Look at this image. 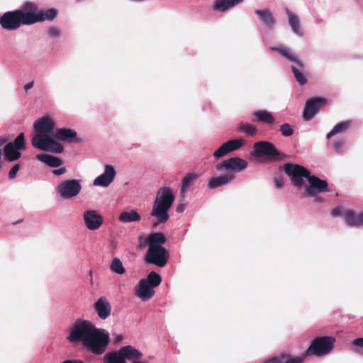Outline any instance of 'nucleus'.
<instances>
[{
  "label": "nucleus",
  "mask_w": 363,
  "mask_h": 363,
  "mask_svg": "<svg viewBox=\"0 0 363 363\" xmlns=\"http://www.w3.org/2000/svg\"><path fill=\"white\" fill-rule=\"evenodd\" d=\"M244 144V140H230L220 146L213 153L215 158H220L228 153L239 149Z\"/></svg>",
  "instance_id": "15"
},
{
  "label": "nucleus",
  "mask_w": 363,
  "mask_h": 363,
  "mask_svg": "<svg viewBox=\"0 0 363 363\" xmlns=\"http://www.w3.org/2000/svg\"><path fill=\"white\" fill-rule=\"evenodd\" d=\"M247 165V161L238 157L223 160L216 165V169L217 171L226 170V174L211 178L208 184V188L216 189L229 184L235 179L236 174L244 171Z\"/></svg>",
  "instance_id": "3"
},
{
  "label": "nucleus",
  "mask_w": 363,
  "mask_h": 363,
  "mask_svg": "<svg viewBox=\"0 0 363 363\" xmlns=\"http://www.w3.org/2000/svg\"><path fill=\"white\" fill-rule=\"evenodd\" d=\"M256 118L253 121L262 123L267 125H272L275 123V118L272 113L267 110H258L252 113Z\"/></svg>",
  "instance_id": "24"
},
{
  "label": "nucleus",
  "mask_w": 363,
  "mask_h": 363,
  "mask_svg": "<svg viewBox=\"0 0 363 363\" xmlns=\"http://www.w3.org/2000/svg\"><path fill=\"white\" fill-rule=\"evenodd\" d=\"M185 207L184 204H179L177 206L176 211L177 213H182L184 211Z\"/></svg>",
  "instance_id": "48"
},
{
  "label": "nucleus",
  "mask_w": 363,
  "mask_h": 363,
  "mask_svg": "<svg viewBox=\"0 0 363 363\" xmlns=\"http://www.w3.org/2000/svg\"><path fill=\"white\" fill-rule=\"evenodd\" d=\"M34 85V82H28V84H26L25 86H24V89L26 91H28L29 89H30L31 88H33Z\"/></svg>",
  "instance_id": "47"
},
{
  "label": "nucleus",
  "mask_w": 363,
  "mask_h": 363,
  "mask_svg": "<svg viewBox=\"0 0 363 363\" xmlns=\"http://www.w3.org/2000/svg\"><path fill=\"white\" fill-rule=\"evenodd\" d=\"M352 345L357 348L363 349V337L356 338L352 341Z\"/></svg>",
  "instance_id": "41"
},
{
  "label": "nucleus",
  "mask_w": 363,
  "mask_h": 363,
  "mask_svg": "<svg viewBox=\"0 0 363 363\" xmlns=\"http://www.w3.org/2000/svg\"><path fill=\"white\" fill-rule=\"evenodd\" d=\"M272 50L277 51L284 57L293 62L291 69L296 80L301 86L306 84L308 82L306 68L298 55L284 46L273 48Z\"/></svg>",
  "instance_id": "5"
},
{
  "label": "nucleus",
  "mask_w": 363,
  "mask_h": 363,
  "mask_svg": "<svg viewBox=\"0 0 363 363\" xmlns=\"http://www.w3.org/2000/svg\"><path fill=\"white\" fill-rule=\"evenodd\" d=\"M312 196L315 198V199H314L315 202L322 203L324 201V199L322 197L318 196V194H316L315 196Z\"/></svg>",
  "instance_id": "49"
},
{
  "label": "nucleus",
  "mask_w": 363,
  "mask_h": 363,
  "mask_svg": "<svg viewBox=\"0 0 363 363\" xmlns=\"http://www.w3.org/2000/svg\"><path fill=\"white\" fill-rule=\"evenodd\" d=\"M342 213L341 206H337L332 210L331 215L334 217L338 216Z\"/></svg>",
  "instance_id": "43"
},
{
  "label": "nucleus",
  "mask_w": 363,
  "mask_h": 363,
  "mask_svg": "<svg viewBox=\"0 0 363 363\" xmlns=\"http://www.w3.org/2000/svg\"><path fill=\"white\" fill-rule=\"evenodd\" d=\"M167 239L162 233H153L149 235L147 238L149 247H163Z\"/></svg>",
  "instance_id": "26"
},
{
  "label": "nucleus",
  "mask_w": 363,
  "mask_h": 363,
  "mask_svg": "<svg viewBox=\"0 0 363 363\" xmlns=\"http://www.w3.org/2000/svg\"><path fill=\"white\" fill-rule=\"evenodd\" d=\"M119 351L125 360L139 361L138 359L143 356L142 352L131 345L123 346L119 349Z\"/></svg>",
  "instance_id": "23"
},
{
  "label": "nucleus",
  "mask_w": 363,
  "mask_h": 363,
  "mask_svg": "<svg viewBox=\"0 0 363 363\" xmlns=\"http://www.w3.org/2000/svg\"><path fill=\"white\" fill-rule=\"evenodd\" d=\"M21 221H22V220H17L15 223H13V225L18 224V223H21Z\"/></svg>",
  "instance_id": "55"
},
{
  "label": "nucleus",
  "mask_w": 363,
  "mask_h": 363,
  "mask_svg": "<svg viewBox=\"0 0 363 363\" xmlns=\"http://www.w3.org/2000/svg\"><path fill=\"white\" fill-rule=\"evenodd\" d=\"M143 279L145 280L153 289L159 286L162 282L161 277L155 272H150L147 278Z\"/></svg>",
  "instance_id": "35"
},
{
  "label": "nucleus",
  "mask_w": 363,
  "mask_h": 363,
  "mask_svg": "<svg viewBox=\"0 0 363 363\" xmlns=\"http://www.w3.org/2000/svg\"><path fill=\"white\" fill-rule=\"evenodd\" d=\"M285 173L290 177L293 184L297 188H301L304 185L303 178L308 180L311 172L306 167L292 163L284 165Z\"/></svg>",
  "instance_id": "9"
},
{
  "label": "nucleus",
  "mask_w": 363,
  "mask_h": 363,
  "mask_svg": "<svg viewBox=\"0 0 363 363\" xmlns=\"http://www.w3.org/2000/svg\"><path fill=\"white\" fill-rule=\"evenodd\" d=\"M48 33L53 37L57 36L60 34V30L57 27H51L48 30Z\"/></svg>",
  "instance_id": "42"
},
{
  "label": "nucleus",
  "mask_w": 363,
  "mask_h": 363,
  "mask_svg": "<svg viewBox=\"0 0 363 363\" xmlns=\"http://www.w3.org/2000/svg\"><path fill=\"white\" fill-rule=\"evenodd\" d=\"M82 189L79 180L69 179L57 186V192L63 199H70L77 196Z\"/></svg>",
  "instance_id": "11"
},
{
  "label": "nucleus",
  "mask_w": 363,
  "mask_h": 363,
  "mask_svg": "<svg viewBox=\"0 0 363 363\" xmlns=\"http://www.w3.org/2000/svg\"><path fill=\"white\" fill-rule=\"evenodd\" d=\"M2 167V163H1V150H0V170Z\"/></svg>",
  "instance_id": "53"
},
{
  "label": "nucleus",
  "mask_w": 363,
  "mask_h": 363,
  "mask_svg": "<svg viewBox=\"0 0 363 363\" xmlns=\"http://www.w3.org/2000/svg\"><path fill=\"white\" fill-rule=\"evenodd\" d=\"M119 350L118 351L109 352L104 356L105 363H127L122 357Z\"/></svg>",
  "instance_id": "32"
},
{
  "label": "nucleus",
  "mask_w": 363,
  "mask_h": 363,
  "mask_svg": "<svg viewBox=\"0 0 363 363\" xmlns=\"http://www.w3.org/2000/svg\"><path fill=\"white\" fill-rule=\"evenodd\" d=\"M115 175L116 171L113 167L106 164L104 172L94 179V184L104 187L108 186L113 182Z\"/></svg>",
  "instance_id": "17"
},
{
  "label": "nucleus",
  "mask_w": 363,
  "mask_h": 363,
  "mask_svg": "<svg viewBox=\"0 0 363 363\" xmlns=\"http://www.w3.org/2000/svg\"><path fill=\"white\" fill-rule=\"evenodd\" d=\"M174 199V196L170 188L162 187L158 190L150 212V216L155 217L157 219L154 226H157L159 223H165L169 220L168 211L171 208Z\"/></svg>",
  "instance_id": "4"
},
{
  "label": "nucleus",
  "mask_w": 363,
  "mask_h": 363,
  "mask_svg": "<svg viewBox=\"0 0 363 363\" xmlns=\"http://www.w3.org/2000/svg\"><path fill=\"white\" fill-rule=\"evenodd\" d=\"M133 363H147V362H144V361H133Z\"/></svg>",
  "instance_id": "54"
},
{
  "label": "nucleus",
  "mask_w": 363,
  "mask_h": 363,
  "mask_svg": "<svg viewBox=\"0 0 363 363\" xmlns=\"http://www.w3.org/2000/svg\"><path fill=\"white\" fill-rule=\"evenodd\" d=\"M20 167L21 166L19 164H16L11 167L8 174V177L10 180H13L16 177L17 173L19 171Z\"/></svg>",
  "instance_id": "40"
},
{
  "label": "nucleus",
  "mask_w": 363,
  "mask_h": 363,
  "mask_svg": "<svg viewBox=\"0 0 363 363\" xmlns=\"http://www.w3.org/2000/svg\"><path fill=\"white\" fill-rule=\"evenodd\" d=\"M308 182L309 186L305 187L306 196H315L318 193L329 192L330 191L328 182L315 175L311 174Z\"/></svg>",
  "instance_id": "12"
},
{
  "label": "nucleus",
  "mask_w": 363,
  "mask_h": 363,
  "mask_svg": "<svg viewBox=\"0 0 363 363\" xmlns=\"http://www.w3.org/2000/svg\"><path fill=\"white\" fill-rule=\"evenodd\" d=\"M57 14L55 9L38 11L34 3L26 2L20 9L5 12L0 17V25L6 30H15L22 25L52 21Z\"/></svg>",
  "instance_id": "2"
},
{
  "label": "nucleus",
  "mask_w": 363,
  "mask_h": 363,
  "mask_svg": "<svg viewBox=\"0 0 363 363\" xmlns=\"http://www.w3.org/2000/svg\"><path fill=\"white\" fill-rule=\"evenodd\" d=\"M65 172H66V168L65 167L52 170V173L55 175H61V174H65Z\"/></svg>",
  "instance_id": "45"
},
{
  "label": "nucleus",
  "mask_w": 363,
  "mask_h": 363,
  "mask_svg": "<svg viewBox=\"0 0 363 363\" xmlns=\"http://www.w3.org/2000/svg\"><path fill=\"white\" fill-rule=\"evenodd\" d=\"M83 218L86 227L91 230L99 229L104 220L102 216L94 210L84 211Z\"/></svg>",
  "instance_id": "14"
},
{
  "label": "nucleus",
  "mask_w": 363,
  "mask_h": 363,
  "mask_svg": "<svg viewBox=\"0 0 363 363\" xmlns=\"http://www.w3.org/2000/svg\"><path fill=\"white\" fill-rule=\"evenodd\" d=\"M197 178L198 175L195 173H189L184 177L181 187V192L183 195L187 191L189 188L194 184Z\"/></svg>",
  "instance_id": "33"
},
{
  "label": "nucleus",
  "mask_w": 363,
  "mask_h": 363,
  "mask_svg": "<svg viewBox=\"0 0 363 363\" xmlns=\"http://www.w3.org/2000/svg\"><path fill=\"white\" fill-rule=\"evenodd\" d=\"M154 293L153 288L145 280L141 279L139 281L138 289L135 291V294L139 298L143 301H147L154 295Z\"/></svg>",
  "instance_id": "21"
},
{
  "label": "nucleus",
  "mask_w": 363,
  "mask_h": 363,
  "mask_svg": "<svg viewBox=\"0 0 363 363\" xmlns=\"http://www.w3.org/2000/svg\"><path fill=\"white\" fill-rule=\"evenodd\" d=\"M89 276H91H91H92V271H91V270H90V271H89Z\"/></svg>",
  "instance_id": "56"
},
{
  "label": "nucleus",
  "mask_w": 363,
  "mask_h": 363,
  "mask_svg": "<svg viewBox=\"0 0 363 363\" xmlns=\"http://www.w3.org/2000/svg\"><path fill=\"white\" fill-rule=\"evenodd\" d=\"M345 221L349 227L358 228L363 225V211L359 215L350 209L344 212Z\"/></svg>",
  "instance_id": "19"
},
{
  "label": "nucleus",
  "mask_w": 363,
  "mask_h": 363,
  "mask_svg": "<svg viewBox=\"0 0 363 363\" xmlns=\"http://www.w3.org/2000/svg\"><path fill=\"white\" fill-rule=\"evenodd\" d=\"M242 1L243 0H216L213 4V9L224 12Z\"/></svg>",
  "instance_id": "27"
},
{
  "label": "nucleus",
  "mask_w": 363,
  "mask_h": 363,
  "mask_svg": "<svg viewBox=\"0 0 363 363\" xmlns=\"http://www.w3.org/2000/svg\"><path fill=\"white\" fill-rule=\"evenodd\" d=\"M274 183L277 189H281L284 186V181L282 179H275Z\"/></svg>",
  "instance_id": "46"
},
{
  "label": "nucleus",
  "mask_w": 363,
  "mask_h": 363,
  "mask_svg": "<svg viewBox=\"0 0 363 363\" xmlns=\"http://www.w3.org/2000/svg\"><path fill=\"white\" fill-rule=\"evenodd\" d=\"M251 155L256 159L264 157L269 161L275 162L281 160L284 154L280 152L272 143L259 141L254 144Z\"/></svg>",
  "instance_id": "8"
},
{
  "label": "nucleus",
  "mask_w": 363,
  "mask_h": 363,
  "mask_svg": "<svg viewBox=\"0 0 363 363\" xmlns=\"http://www.w3.org/2000/svg\"><path fill=\"white\" fill-rule=\"evenodd\" d=\"M70 342H82L93 354H103L109 343L108 333L86 320L77 319L69 330L67 337Z\"/></svg>",
  "instance_id": "1"
},
{
  "label": "nucleus",
  "mask_w": 363,
  "mask_h": 363,
  "mask_svg": "<svg viewBox=\"0 0 363 363\" xmlns=\"http://www.w3.org/2000/svg\"><path fill=\"white\" fill-rule=\"evenodd\" d=\"M238 131L245 133L249 135H254L256 134L257 128L250 123L241 122L238 128Z\"/></svg>",
  "instance_id": "36"
},
{
  "label": "nucleus",
  "mask_w": 363,
  "mask_h": 363,
  "mask_svg": "<svg viewBox=\"0 0 363 363\" xmlns=\"http://www.w3.org/2000/svg\"><path fill=\"white\" fill-rule=\"evenodd\" d=\"M335 338L330 336H321L315 337L311 342L305 354L301 357L315 355L322 357L330 353L334 348Z\"/></svg>",
  "instance_id": "7"
},
{
  "label": "nucleus",
  "mask_w": 363,
  "mask_h": 363,
  "mask_svg": "<svg viewBox=\"0 0 363 363\" xmlns=\"http://www.w3.org/2000/svg\"><path fill=\"white\" fill-rule=\"evenodd\" d=\"M123 337L122 335H118L114 339V343L117 344L122 341Z\"/></svg>",
  "instance_id": "50"
},
{
  "label": "nucleus",
  "mask_w": 363,
  "mask_h": 363,
  "mask_svg": "<svg viewBox=\"0 0 363 363\" xmlns=\"http://www.w3.org/2000/svg\"><path fill=\"white\" fill-rule=\"evenodd\" d=\"M62 363H84L81 360H66Z\"/></svg>",
  "instance_id": "51"
},
{
  "label": "nucleus",
  "mask_w": 363,
  "mask_h": 363,
  "mask_svg": "<svg viewBox=\"0 0 363 363\" xmlns=\"http://www.w3.org/2000/svg\"><path fill=\"white\" fill-rule=\"evenodd\" d=\"M55 137L65 142H80L77 138V133L74 130L69 128H58L56 130Z\"/></svg>",
  "instance_id": "20"
},
{
  "label": "nucleus",
  "mask_w": 363,
  "mask_h": 363,
  "mask_svg": "<svg viewBox=\"0 0 363 363\" xmlns=\"http://www.w3.org/2000/svg\"><path fill=\"white\" fill-rule=\"evenodd\" d=\"M344 145V142L342 140L335 141L333 143L335 150L338 152Z\"/></svg>",
  "instance_id": "44"
},
{
  "label": "nucleus",
  "mask_w": 363,
  "mask_h": 363,
  "mask_svg": "<svg viewBox=\"0 0 363 363\" xmlns=\"http://www.w3.org/2000/svg\"><path fill=\"white\" fill-rule=\"evenodd\" d=\"M143 235L139 236V238H138V240H139V242H140V244H139V245H138V247H139L140 249H142V248L143 247V244L142 243V240H143Z\"/></svg>",
  "instance_id": "52"
},
{
  "label": "nucleus",
  "mask_w": 363,
  "mask_h": 363,
  "mask_svg": "<svg viewBox=\"0 0 363 363\" xmlns=\"http://www.w3.org/2000/svg\"><path fill=\"white\" fill-rule=\"evenodd\" d=\"M94 309L101 320H106L111 315V305L105 296H101L94 303Z\"/></svg>",
  "instance_id": "16"
},
{
  "label": "nucleus",
  "mask_w": 363,
  "mask_h": 363,
  "mask_svg": "<svg viewBox=\"0 0 363 363\" xmlns=\"http://www.w3.org/2000/svg\"><path fill=\"white\" fill-rule=\"evenodd\" d=\"M326 104V100L321 97H315L306 101L303 112L305 121L311 120L318 111Z\"/></svg>",
  "instance_id": "13"
},
{
  "label": "nucleus",
  "mask_w": 363,
  "mask_h": 363,
  "mask_svg": "<svg viewBox=\"0 0 363 363\" xmlns=\"http://www.w3.org/2000/svg\"><path fill=\"white\" fill-rule=\"evenodd\" d=\"M279 130L281 131L282 135H284L285 137L291 136L294 133V128H292V126L289 123H287L282 124L280 126Z\"/></svg>",
  "instance_id": "39"
},
{
  "label": "nucleus",
  "mask_w": 363,
  "mask_h": 363,
  "mask_svg": "<svg viewBox=\"0 0 363 363\" xmlns=\"http://www.w3.org/2000/svg\"><path fill=\"white\" fill-rule=\"evenodd\" d=\"M13 147L17 150H22L25 147L26 140L25 135L23 133H21L18 135V136L15 138L13 143H12Z\"/></svg>",
  "instance_id": "38"
},
{
  "label": "nucleus",
  "mask_w": 363,
  "mask_h": 363,
  "mask_svg": "<svg viewBox=\"0 0 363 363\" xmlns=\"http://www.w3.org/2000/svg\"><path fill=\"white\" fill-rule=\"evenodd\" d=\"M110 269L112 272L118 274H123L125 270L123 266L122 262L118 258H113L110 265Z\"/></svg>",
  "instance_id": "37"
},
{
  "label": "nucleus",
  "mask_w": 363,
  "mask_h": 363,
  "mask_svg": "<svg viewBox=\"0 0 363 363\" xmlns=\"http://www.w3.org/2000/svg\"><path fill=\"white\" fill-rule=\"evenodd\" d=\"M20 150L16 149L11 142L6 144L4 147V154L6 160L10 162L16 161L21 156Z\"/></svg>",
  "instance_id": "30"
},
{
  "label": "nucleus",
  "mask_w": 363,
  "mask_h": 363,
  "mask_svg": "<svg viewBox=\"0 0 363 363\" xmlns=\"http://www.w3.org/2000/svg\"><path fill=\"white\" fill-rule=\"evenodd\" d=\"M169 257V251L164 247H148L145 255V262L163 267L167 264Z\"/></svg>",
  "instance_id": "10"
},
{
  "label": "nucleus",
  "mask_w": 363,
  "mask_h": 363,
  "mask_svg": "<svg viewBox=\"0 0 363 363\" xmlns=\"http://www.w3.org/2000/svg\"><path fill=\"white\" fill-rule=\"evenodd\" d=\"M36 158L51 167H57L62 164L61 159L48 154H38L36 155Z\"/></svg>",
  "instance_id": "28"
},
{
  "label": "nucleus",
  "mask_w": 363,
  "mask_h": 363,
  "mask_svg": "<svg viewBox=\"0 0 363 363\" xmlns=\"http://www.w3.org/2000/svg\"><path fill=\"white\" fill-rule=\"evenodd\" d=\"M140 216L135 210L123 211L120 213L118 220L123 223L138 222L140 220Z\"/></svg>",
  "instance_id": "31"
},
{
  "label": "nucleus",
  "mask_w": 363,
  "mask_h": 363,
  "mask_svg": "<svg viewBox=\"0 0 363 363\" xmlns=\"http://www.w3.org/2000/svg\"><path fill=\"white\" fill-rule=\"evenodd\" d=\"M351 124V121H342L338 123L337 125L334 126V128L327 134V138L330 139L333 135L345 131L350 127Z\"/></svg>",
  "instance_id": "34"
},
{
  "label": "nucleus",
  "mask_w": 363,
  "mask_h": 363,
  "mask_svg": "<svg viewBox=\"0 0 363 363\" xmlns=\"http://www.w3.org/2000/svg\"><path fill=\"white\" fill-rule=\"evenodd\" d=\"M33 127L36 134L31 140L32 145L38 149H43L42 143L52 135L55 123L49 117L44 116L38 119L34 123Z\"/></svg>",
  "instance_id": "6"
},
{
  "label": "nucleus",
  "mask_w": 363,
  "mask_h": 363,
  "mask_svg": "<svg viewBox=\"0 0 363 363\" xmlns=\"http://www.w3.org/2000/svg\"><path fill=\"white\" fill-rule=\"evenodd\" d=\"M303 357H294L290 353H281L266 359L263 363H303Z\"/></svg>",
  "instance_id": "18"
},
{
  "label": "nucleus",
  "mask_w": 363,
  "mask_h": 363,
  "mask_svg": "<svg viewBox=\"0 0 363 363\" xmlns=\"http://www.w3.org/2000/svg\"><path fill=\"white\" fill-rule=\"evenodd\" d=\"M42 144V147H44L41 149L42 150L52 151L56 153H61L64 150L63 146L55 141L52 137L46 138Z\"/></svg>",
  "instance_id": "29"
},
{
  "label": "nucleus",
  "mask_w": 363,
  "mask_h": 363,
  "mask_svg": "<svg viewBox=\"0 0 363 363\" xmlns=\"http://www.w3.org/2000/svg\"><path fill=\"white\" fill-rule=\"evenodd\" d=\"M255 13L259 16L260 20L267 28H274L276 23V19L269 9H257L255 10Z\"/></svg>",
  "instance_id": "25"
},
{
  "label": "nucleus",
  "mask_w": 363,
  "mask_h": 363,
  "mask_svg": "<svg viewBox=\"0 0 363 363\" xmlns=\"http://www.w3.org/2000/svg\"><path fill=\"white\" fill-rule=\"evenodd\" d=\"M286 13L289 18V24L292 31L298 36L303 35V30L301 28V22L299 17L291 11L288 8L285 9Z\"/></svg>",
  "instance_id": "22"
}]
</instances>
